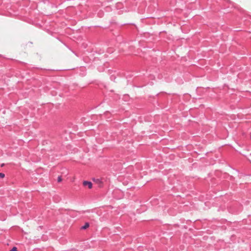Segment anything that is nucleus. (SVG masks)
I'll use <instances>...</instances> for the list:
<instances>
[{
    "instance_id": "obj_3",
    "label": "nucleus",
    "mask_w": 251,
    "mask_h": 251,
    "mask_svg": "<svg viewBox=\"0 0 251 251\" xmlns=\"http://www.w3.org/2000/svg\"><path fill=\"white\" fill-rule=\"evenodd\" d=\"M10 251H18L17 248L16 247H14Z\"/></svg>"
},
{
    "instance_id": "obj_1",
    "label": "nucleus",
    "mask_w": 251,
    "mask_h": 251,
    "mask_svg": "<svg viewBox=\"0 0 251 251\" xmlns=\"http://www.w3.org/2000/svg\"><path fill=\"white\" fill-rule=\"evenodd\" d=\"M84 186H88L89 189L92 187V183L91 181L85 180L83 182Z\"/></svg>"
},
{
    "instance_id": "obj_4",
    "label": "nucleus",
    "mask_w": 251,
    "mask_h": 251,
    "mask_svg": "<svg viewBox=\"0 0 251 251\" xmlns=\"http://www.w3.org/2000/svg\"><path fill=\"white\" fill-rule=\"evenodd\" d=\"M61 180H62V177H61V176H59L58 177V178H57V181L59 182H61Z\"/></svg>"
},
{
    "instance_id": "obj_2",
    "label": "nucleus",
    "mask_w": 251,
    "mask_h": 251,
    "mask_svg": "<svg viewBox=\"0 0 251 251\" xmlns=\"http://www.w3.org/2000/svg\"><path fill=\"white\" fill-rule=\"evenodd\" d=\"M89 226V223H86L84 226H81V229H86L87 228H88Z\"/></svg>"
},
{
    "instance_id": "obj_5",
    "label": "nucleus",
    "mask_w": 251,
    "mask_h": 251,
    "mask_svg": "<svg viewBox=\"0 0 251 251\" xmlns=\"http://www.w3.org/2000/svg\"><path fill=\"white\" fill-rule=\"evenodd\" d=\"M5 175L3 173H0V178H3Z\"/></svg>"
}]
</instances>
